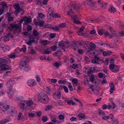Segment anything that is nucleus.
<instances>
[{
	"mask_svg": "<svg viewBox=\"0 0 124 124\" xmlns=\"http://www.w3.org/2000/svg\"><path fill=\"white\" fill-rule=\"evenodd\" d=\"M29 61V58L26 56L24 57L21 60L19 64V67L21 69L26 71L31 70V67L27 64Z\"/></svg>",
	"mask_w": 124,
	"mask_h": 124,
	"instance_id": "f257e3e1",
	"label": "nucleus"
},
{
	"mask_svg": "<svg viewBox=\"0 0 124 124\" xmlns=\"http://www.w3.org/2000/svg\"><path fill=\"white\" fill-rule=\"evenodd\" d=\"M8 28L10 30H12L13 29H14L15 30L14 31V33L15 34H16L20 32L21 31V29H19L17 30V29H18L19 26L18 25L16 24H11L9 26Z\"/></svg>",
	"mask_w": 124,
	"mask_h": 124,
	"instance_id": "f03ea898",
	"label": "nucleus"
},
{
	"mask_svg": "<svg viewBox=\"0 0 124 124\" xmlns=\"http://www.w3.org/2000/svg\"><path fill=\"white\" fill-rule=\"evenodd\" d=\"M110 70L114 73H117L119 70V67L118 66L115 64H111L109 66Z\"/></svg>",
	"mask_w": 124,
	"mask_h": 124,
	"instance_id": "7ed1b4c3",
	"label": "nucleus"
},
{
	"mask_svg": "<svg viewBox=\"0 0 124 124\" xmlns=\"http://www.w3.org/2000/svg\"><path fill=\"white\" fill-rule=\"evenodd\" d=\"M94 59L92 60L91 61L92 63L96 64H99V62L102 61L101 59H100L97 56L95 55H94Z\"/></svg>",
	"mask_w": 124,
	"mask_h": 124,
	"instance_id": "20e7f679",
	"label": "nucleus"
},
{
	"mask_svg": "<svg viewBox=\"0 0 124 124\" xmlns=\"http://www.w3.org/2000/svg\"><path fill=\"white\" fill-rule=\"evenodd\" d=\"M27 84L30 86H33L36 84V81L34 79H29L27 81Z\"/></svg>",
	"mask_w": 124,
	"mask_h": 124,
	"instance_id": "39448f33",
	"label": "nucleus"
},
{
	"mask_svg": "<svg viewBox=\"0 0 124 124\" xmlns=\"http://www.w3.org/2000/svg\"><path fill=\"white\" fill-rule=\"evenodd\" d=\"M54 12V8H50L48 9L47 14V19H50L52 18V16L53 15V13Z\"/></svg>",
	"mask_w": 124,
	"mask_h": 124,
	"instance_id": "423d86ee",
	"label": "nucleus"
},
{
	"mask_svg": "<svg viewBox=\"0 0 124 124\" xmlns=\"http://www.w3.org/2000/svg\"><path fill=\"white\" fill-rule=\"evenodd\" d=\"M66 44L63 41L60 42L59 43V47L62 48V52L64 51L65 52V50L63 49L64 48H66L67 47L66 46Z\"/></svg>",
	"mask_w": 124,
	"mask_h": 124,
	"instance_id": "0eeeda50",
	"label": "nucleus"
},
{
	"mask_svg": "<svg viewBox=\"0 0 124 124\" xmlns=\"http://www.w3.org/2000/svg\"><path fill=\"white\" fill-rule=\"evenodd\" d=\"M61 96L60 93L58 92H56L53 95V97L55 99H59Z\"/></svg>",
	"mask_w": 124,
	"mask_h": 124,
	"instance_id": "6e6552de",
	"label": "nucleus"
},
{
	"mask_svg": "<svg viewBox=\"0 0 124 124\" xmlns=\"http://www.w3.org/2000/svg\"><path fill=\"white\" fill-rule=\"evenodd\" d=\"M23 20L24 21V23L25 25H27L29 23H30L32 20L30 19V18H28L27 16H25L23 17Z\"/></svg>",
	"mask_w": 124,
	"mask_h": 124,
	"instance_id": "1a4fd4ad",
	"label": "nucleus"
},
{
	"mask_svg": "<svg viewBox=\"0 0 124 124\" xmlns=\"http://www.w3.org/2000/svg\"><path fill=\"white\" fill-rule=\"evenodd\" d=\"M108 119L110 118L112 121V124H117L118 121L117 119H115L114 121H113V120L114 118V117L113 115L110 114L108 116Z\"/></svg>",
	"mask_w": 124,
	"mask_h": 124,
	"instance_id": "9d476101",
	"label": "nucleus"
},
{
	"mask_svg": "<svg viewBox=\"0 0 124 124\" xmlns=\"http://www.w3.org/2000/svg\"><path fill=\"white\" fill-rule=\"evenodd\" d=\"M109 86L110 88L109 90V92L110 94H112L113 93V91L114 90V85L112 82H110L109 83Z\"/></svg>",
	"mask_w": 124,
	"mask_h": 124,
	"instance_id": "9b49d317",
	"label": "nucleus"
},
{
	"mask_svg": "<svg viewBox=\"0 0 124 124\" xmlns=\"http://www.w3.org/2000/svg\"><path fill=\"white\" fill-rule=\"evenodd\" d=\"M40 97V99L39 100V101H41V100H43L45 99L46 98H48L47 95L45 93H43L41 94Z\"/></svg>",
	"mask_w": 124,
	"mask_h": 124,
	"instance_id": "f8f14e48",
	"label": "nucleus"
},
{
	"mask_svg": "<svg viewBox=\"0 0 124 124\" xmlns=\"http://www.w3.org/2000/svg\"><path fill=\"white\" fill-rule=\"evenodd\" d=\"M0 5H2V9H7L8 8V6L7 5L6 2L5 1H2L0 3Z\"/></svg>",
	"mask_w": 124,
	"mask_h": 124,
	"instance_id": "ddd939ff",
	"label": "nucleus"
},
{
	"mask_svg": "<svg viewBox=\"0 0 124 124\" xmlns=\"http://www.w3.org/2000/svg\"><path fill=\"white\" fill-rule=\"evenodd\" d=\"M35 42L34 39L33 38H31L29 39L26 42V43L27 45L30 46L32 45V42Z\"/></svg>",
	"mask_w": 124,
	"mask_h": 124,
	"instance_id": "4468645a",
	"label": "nucleus"
},
{
	"mask_svg": "<svg viewBox=\"0 0 124 124\" xmlns=\"http://www.w3.org/2000/svg\"><path fill=\"white\" fill-rule=\"evenodd\" d=\"M14 82V80L12 79H10L7 83V85L8 86H12L13 85Z\"/></svg>",
	"mask_w": 124,
	"mask_h": 124,
	"instance_id": "2eb2a0df",
	"label": "nucleus"
},
{
	"mask_svg": "<svg viewBox=\"0 0 124 124\" xmlns=\"http://www.w3.org/2000/svg\"><path fill=\"white\" fill-rule=\"evenodd\" d=\"M71 7L75 10L76 11L78 10L79 8V5L74 4L71 5Z\"/></svg>",
	"mask_w": 124,
	"mask_h": 124,
	"instance_id": "dca6fc26",
	"label": "nucleus"
},
{
	"mask_svg": "<svg viewBox=\"0 0 124 124\" xmlns=\"http://www.w3.org/2000/svg\"><path fill=\"white\" fill-rule=\"evenodd\" d=\"M7 62V60L4 59L3 58H0V65L2 66Z\"/></svg>",
	"mask_w": 124,
	"mask_h": 124,
	"instance_id": "f3484780",
	"label": "nucleus"
},
{
	"mask_svg": "<svg viewBox=\"0 0 124 124\" xmlns=\"http://www.w3.org/2000/svg\"><path fill=\"white\" fill-rule=\"evenodd\" d=\"M9 108V105H5L1 108V110L3 112H5Z\"/></svg>",
	"mask_w": 124,
	"mask_h": 124,
	"instance_id": "a211bd4d",
	"label": "nucleus"
},
{
	"mask_svg": "<svg viewBox=\"0 0 124 124\" xmlns=\"http://www.w3.org/2000/svg\"><path fill=\"white\" fill-rule=\"evenodd\" d=\"M16 53H14L9 54L8 55V56L10 58L14 59L16 58V57H17L18 55L16 56Z\"/></svg>",
	"mask_w": 124,
	"mask_h": 124,
	"instance_id": "6ab92c4d",
	"label": "nucleus"
},
{
	"mask_svg": "<svg viewBox=\"0 0 124 124\" xmlns=\"http://www.w3.org/2000/svg\"><path fill=\"white\" fill-rule=\"evenodd\" d=\"M26 103L25 101L22 102L20 103V108L23 109H24L25 108Z\"/></svg>",
	"mask_w": 124,
	"mask_h": 124,
	"instance_id": "aec40b11",
	"label": "nucleus"
},
{
	"mask_svg": "<svg viewBox=\"0 0 124 124\" xmlns=\"http://www.w3.org/2000/svg\"><path fill=\"white\" fill-rule=\"evenodd\" d=\"M89 46L90 47L91 50L92 51L93 49H95L96 47V45L93 43L92 42L90 43V44Z\"/></svg>",
	"mask_w": 124,
	"mask_h": 124,
	"instance_id": "412c9836",
	"label": "nucleus"
},
{
	"mask_svg": "<svg viewBox=\"0 0 124 124\" xmlns=\"http://www.w3.org/2000/svg\"><path fill=\"white\" fill-rule=\"evenodd\" d=\"M2 67L3 68V70H9L10 69V67L8 65H6V64L2 65Z\"/></svg>",
	"mask_w": 124,
	"mask_h": 124,
	"instance_id": "4be33fe9",
	"label": "nucleus"
},
{
	"mask_svg": "<svg viewBox=\"0 0 124 124\" xmlns=\"http://www.w3.org/2000/svg\"><path fill=\"white\" fill-rule=\"evenodd\" d=\"M85 116L84 114L80 113L78 115V117L79 118V119L81 120L82 119L85 118Z\"/></svg>",
	"mask_w": 124,
	"mask_h": 124,
	"instance_id": "5701e85b",
	"label": "nucleus"
},
{
	"mask_svg": "<svg viewBox=\"0 0 124 124\" xmlns=\"http://www.w3.org/2000/svg\"><path fill=\"white\" fill-rule=\"evenodd\" d=\"M49 101V99L48 98L45 99L43 100H41V102L43 104H46Z\"/></svg>",
	"mask_w": 124,
	"mask_h": 124,
	"instance_id": "b1692460",
	"label": "nucleus"
},
{
	"mask_svg": "<svg viewBox=\"0 0 124 124\" xmlns=\"http://www.w3.org/2000/svg\"><path fill=\"white\" fill-rule=\"evenodd\" d=\"M98 112L99 115L102 117L103 116H105V113L102 110H100L98 111Z\"/></svg>",
	"mask_w": 124,
	"mask_h": 124,
	"instance_id": "393cba45",
	"label": "nucleus"
},
{
	"mask_svg": "<svg viewBox=\"0 0 124 124\" xmlns=\"http://www.w3.org/2000/svg\"><path fill=\"white\" fill-rule=\"evenodd\" d=\"M14 93V92L11 89L9 90V92H8V94L10 98H11L13 97L12 96Z\"/></svg>",
	"mask_w": 124,
	"mask_h": 124,
	"instance_id": "a878e982",
	"label": "nucleus"
},
{
	"mask_svg": "<svg viewBox=\"0 0 124 124\" xmlns=\"http://www.w3.org/2000/svg\"><path fill=\"white\" fill-rule=\"evenodd\" d=\"M52 64L53 66L57 68H58L59 67L60 65V64L57 62H55V63H53Z\"/></svg>",
	"mask_w": 124,
	"mask_h": 124,
	"instance_id": "bb28decb",
	"label": "nucleus"
},
{
	"mask_svg": "<svg viewBox=\"0 0 124 124\" xmlns=\"http://www.w3.org/2000/svg\"><path fill=\"white\" fill-rule=\"evenodd\" d=\"M61 16L59 14H58L57 13H55L52 16V18H60Z\"/></svg>",
	"mask_w": 124,
	"mask_h": 124,
	"instance_id": "cd10ccee",
	"label": "nucleus"
},
{
	"mask_svg": "<svg viewBox=\"0 0 124 124\" xmlns=\"http://www.w3.org/2000/svg\"><path fill=\"white\" fill-rule=\"evenodd\" d=\"M14 7L16 10L17 13H19L20 12V11H19V10L20 7L19 5L18 4H15L14 6Z\"/></svg>",
	"mask_w": 124,
	"mask_h": 124,
	"instance_id": "c85d7f7f",
	"label": "nucleus"
},
{
	"mask_svg": "<svg viewBox=\"0 0 124 124\" xmlns=\"http://www.w3.org/2000/svg\"><path fill=\"white\" fill-rule=\"evenodd\" d=\"M109 30L110 31L111 33L113 34V36H116V32L114 30L111 28H110L109 29Z\"/></svg>",
	"mask_w": 124,
	"mask_h": 124,
	"instance_id": "c756f323",
	"label": "nucleus"
},
{
	"mask_svg": "<svg viewBox=\"0 0 124 124\" xmlns=\"http://www.w3.org/2000/svg\"><path fill=\"white\" fill-rule=\"evenodd\" d=\"M27 106H31L33 104V102L31 100H29L27 101H25Z\"/></svg>",
	"mask_w": 124,
	"mask_h": 124,
	"instance_id": "7c9ffc66",
	"label": "nucleus"
},
{
	"mask_svg": "<svg viewBox=\"0 0 124 124\" xmlns=\"http://www.w3.org/2000/svg\"><path fill=\"white\" fill-rule=\"evenodd\" d=\"M44 22L43 21H40L38 23H37V25H39L40 27H42L43 25Z\"/></svg>",
	"mask_w": 124,
	"mask_h": 124,
	"instance_id": "2f4dec72",
	"label": "nucleus"
},
{
	"mask_svg": "<svg viewBox=\"0 0 124 124\" xmlns=\"http://www.w3.org/2000/svg\"><path fill=\"white\" fill-rule=\"evenodd\" d=\"M26 50V47L25 45H23V47L21 48L19 50L20 52L23 51V52H25Z\"/></svg>",
	"mask_w": 124,
	"mask_h": 124,
	"instance_id": "473e14b6",
	"label": "nucleus"
},
{
	"mask_svg": "<svg viewBox=\"0 0 124 124\" xmlns=\"http://www.w3.org/2000/svg\"><path fill=\"white\" fill-rule=\"evenodd\" d=\"M72 46L73 47L72 48H73V49L75 50H76V49H77L78 47L77 45L75 43L72 44Z\"/></svg>",
	"mask_w": 124,
	"mask_h": 124,
	"instance_id": "72a5a7b5",
	"label": "nucleus"
},
{
	"mask_svg": "<svg viewBox=\"0 0 124 124\" xmlns=\"http://www.w3.org/2000/svg\"><path fill=\"white\" fill-rule=\"evenodd\" d=\"M11 73V72L9 71H6L5 73L3 75V77H6L7 76L9 75Z\"/></svg>",
	"mask_w": 124,
	"mask_h": 124,
	"instance_id": "f704fd0d",
	"label": "nucleus"
},
{
	"mask_svg": "<svg viewBox=\"0 0 124 124\" xmlns=\"http://www.w3.org/2000/svg\"><path fill=\"white\" fill-rule=\"evenodd\" d=\"M10 120V118H8L6 119H3L2 120L3 123L4 124H5L6 123L8 122Z\"/></svg>",
	"mask_w": 124,
	"mask_h": 124,
	"instance_id": "c9c22d12",
	"label": "nucleus"
},
{
	"mask_svg": "<svg viewBox=\"0 0 124 124\" xmlns=\"http://www.w3.org/2000/svg\"><path fill=\"white\" fill-rule=\"evenodd\" d=\"M39 34L37 30H34L33 31V34L34 36H37Z\"/></svg>",
	"mask_w": 124,
	"mask_h": 124,
	"instance_id": "e433bc0d",
	"label": "nucleus"
},
{
	"mask_svg": "<svg viewBox=\"0 0 124 124\" xmlns=\"http://www.w3.org/2000/svg\"><path fill=\"white\" fill-rule=\"evenodd\" d=\"M58 118L60 120H63L64 119V116L62 114H60L58 116Z\"/></svg>",
	"mask_w": 124,
	"mask_h": 124,
	"instance_id": "4c0bfd02",
	"label": "nucleus"
},
{
	"mask_svg": "<svg viewBox=\"0 0 124 124\" xmlns=\"http://www.w3.org/2000/svg\"><path fill=\"white\" fill-rule=\"evenodd\" d=\"M93 54L97 56L99 54V53L98 52V51L96 50H94L93 53Z\"/></svg>",
	"mask_w": 124,
	"mask_h": 124,
	"instance_id": "58836bf2",
	"label": "nucleus"
},
{
	"mask_svg": "<svg viewBox=\"0 0 124 124\" xmlns=\"http://www.w3.org/2000/svg\"><path fill=\"white\" fill-rule=\"evenodd\" d=\"M102 119L103 120H107L108 119V116L105 114V116H103L102 117Z\"/></svg>",
	"mask_w": 124,
	"mask_h": 124,
	"instance_id": "ea45409f",
	"label": "nucleus"
},
{
	"mask_svg": "<svg viewBox=\"0 0 124 124\" xmlns=\"http://www.w3.org/2000/svg\"><path fill=\"white\" fill-rule=\"evenodd\" d=\"M51 121L55 123H56V119L55 117L53 116L51 117Z\"/></svg>",
	"mask_w": 124,
	"mask_h": 124,
	"instance_id": "a19ab883",
	"label": "nucleus"
},
{
	"mask_svg": "<svg viewBox=\"0 0 124 124\" xmlns=\"http://www.w3.org/2000/svg\"><path fill=\"white\" fill-rule=\"evenodd\" d=\"M109 10L111 12L113 13L115 12L116 11V9L113 7L109 9Z\"/></svg>",
	"mask_w": 124,
	"mask_h": 124,
	"instance_id": "79ce46f5",
	"label": "nucleus"
},
{
	"mask_svg": "<svg viewBox=\"0 0 124 124\" xmlns=\"http://www.w3.org/2000/svg\"><path fill=\"white\" fill-rule=\"evenodd\" d=\"M90 78L91 81L92 82H93L95 79L94 76L92 75L90 77Z\"/></svg>",
	"mask_w": 124,
	"mask_h": 124,
	"instance_id": "37998d69",
	"label": "nucleus"
},
{
	"mask_svg": "<svg viewBox=\"0 0 124 124\" xmlns=\"http://www.w3.org/2000/svg\"><path fill=\"white\" fill-rule=\"evenodd\" d=\"M52 29L54 30L58 31L59 30V27L57 26H55L54 27H52Z\"/></svg>",
	"mask_w": 124,
	"mask_h": 124,
	"instance_id": "c03bdc74",
	"label": "nucleus"
},
{
	"mask_svg": "<svg viewBox=\"0 0 124 124\" xmlns=\"http://www.w3.org/2000/svg\"><path fill=\"white\" fill-rule=\"evenodd\" d=\"M29 116L31 117H33L35 116V114L33 113H30L28 114Z\"/></svg>",
	"mask_w": 124,
	"mask_h": 124,
	"instance_id": "a18cd8bd",
	"label": "nucleus"
},
{
	"mask_svg": "<svg viewBox=\"0 0 124 124\" xmlns=\"http://www.w3.org/2000/svg\"><path fill=\"white\" fill-rule=\"evenodd\" d=\"M66 25V24L65 23H63L60 24L59 25V27L60 28H62L64 27Z\"/></svg>",
	"mask_w": 124,
	"mask_h": 124,
	"instance_id": "49530a36",
	"label": "nucleus"
},
{
	"mask_svg": "<svg viewBox=\"0 0 124 124\" xmlns=\"http://www.w3.org/2000/svg\"><path fill=\"white\" fill-rule=\"evenodd\" d=\"M68 87L70 91H72L73 88L72 86L70 83H69V84L68 85Z\"/></svg>",
	"mask_w": 124,
	"mask_h": 124,
	"instance_id": "de8ad7c7",
	"label": "nucleus"
},
{
	"mask_svg": "<svg viewBox=\"0 0 124 124\" xmlns=\"http://www.w3.org/2000/svg\"><path fill=\"white\" fill-rule=\"evenodd\" d=\"M42 120L44 122H46L48 120V119L46 116H44L42 118Z\"/></svg>",
	"mask_w": 124,
	"mask_h": 124,
	"instance_id": "09e8293b",
	"label": "nucleus"
},
{
	"mask_svg": "<svg viewBox=\"0 0 124 124\" xmlns=\"http://www.w3.org/2000/svg\"><path fill=\"white\" fill-rule=\"evenodd\" d=\"M72 82L74 84H75L78 83V81L77 79L74 78L72 79Z\"/></svg>",
	"mask_w": 124,
	"mask_h": 124,
	"instance_id": "8fccbe9b",
	"label": "nucleus"
},
{
	"mask_svg": "<svg viewBox=\"0 0 124 124\" xmlns=\"http://www.w3.org/2000/svg\"><path fill=\"white\" fill-rule=\"evenodd\" d=\"M77 118L75 117H72L70 118V120L72 121H76L77 120Z\"/></svg>",
	"mask_w": 124,
	"mask_h": 124,
	"instance_id": "3c124183",
	"label": "nucleus"
},
{
	"mask_svg": "<svg viewBox=\"0 0 124 124\" xmlns=\"http://www.w3.org/2000/svg\"><path fill=\"white\" fill-rule=\"evenodd\" d=\"M27 31H31L32 29V27L31 26L29 25L27 26Z\"/></svg>",
	"mask_w": 124,
	"mask_h": 124,
	"instance_id": "603ef678",
	"label": "nucleus"
},
{
	"mask_svg": "<svg viewBox=\"0 0 124 124\" xmlns=\"http://www.w3.org/2000/svg\"><path fill=\"white\" fill-rule=\"evenodd\" d=\"M63 88L64 89V91L66 93H67L68 92V88L65 86H64L63 87Z\"/></svg>",
	"mask_w": 124,
	"mask_h": 124,
	"instance_id": "864d4df0",
	"label": "nucleus"
},
{
	"mask_svg": "<svg viewBox=\"0 0 124 124\" xmlns=\"http://www.w3.org/2000/svg\"><path fill=\"white\" fill-rule=\"evenodd\" d=\"M93 71L91 68H90L89 70L87 71V73L89 74L93 73Z\"/></svg>",
	"mask_w": 124,
	"mask_h": 124,
	"instance_id": "5fc2aeb1",
	"label": "nucleus"
},
{
	"mask_svg": "<svg viewBox=\"0 0 124 124\" xmlns=\"http://www.w3.org/2000/svg\"><path fill=\"white\" fill-rule=\"evenodd\" d=\"M56 103L61 106L63 104V102L61 100H59Z\"/></svg>",
	"mask_w": 124,
	"mask_h": 124,
	"instance_id": "6e6d98bb",
	"label": "nucleus"
},
{
	"mask_svg": "<svg viewBox=\"0 0 124 124\" xmlns=\"http://www.w3.org/2000/svg\"><path fill=\"white\" fill-rule=\"evenodd\" d=\"M58 83L60 84H64L66 83V82L64 80H59L58 81Z\"/></svg>",
	"mask_w": 124,
	"mask_h": 124,
	"instance_id": "4d7b16f0",
	"label": "nucleus"
},
{
	"mask_svg": "<svg viewBox=\"0 0 124 124\" xmlns=\"http://www.w3.org/2000/svg\"><path fill=\"white\" fill-rule=\"evenodd\" d=\"M78 67V65L77 64L75 65V64H73L72 66V68L74 69H75L76 68H77Z\"/></svg>",
	"mask_w": 124,
	"mask_h": 124,
	"instance_id": "13d9d810",
	"label": "nucleus"
},
{
	"mask_svg": "<svg viewBox=\"0 0 124 124\" xmlns=\"http://www.w3.org/2000/svg\"><path fill=\"white\" fill-rule=\"evenodd\" d=\"M52 107V106H49V105H48L46 107V110L50 109Z\"/></svg>",
	"mask_w": 124,
	"mask_h": 124,
	"instance_id": "bf43d9fd",
	"label": "nucleus"
},
{
	"mask_svg": "<svg viewBox=\"0 0 124 124\" xmlns=\"http://www.w3.org/2000/svg\"><path fill=\"white\" fill-rule=\"evenodd\" d=\"M74 13V11L72 9H71L69 12H68V15L70 16L71 14Z\"/></svg>",
	"mask_w": 124,
	"mask_h": 124,
	"instance_id": "052dcab7",
	"label": "nucleus"
},
{
	"mask_svg": "<svg viewBox=\"0 0 124 124\" xmlns=\"http://www.w3.org/2000/svg\"><path fill=\"white\" fill-rule=\"evenodd\" d=\"M31 53L32 54H36V51L33 48H31L30 49Z\"/></svg>",
	"mask_w": 124,
	"mask_h": 124,
	"instance_id": "680f3d73",
	"label": "nucleus"
},
{
	"mask_svg": "<svg viewBox=\"0 0 124 124\" xmlns=\"http://www.w3.org/2000/svg\"><path fill=\"white\" fill-rule=\"evenodd\" d=\"M74 23L78 24H79L81 23V22L78 20H75L74 21Z\"/></svg>",
	"mask_w": 124,
	"mask_h": 124,
	"instance_id": "e2e57ef3",
	"label": "nucleus"
},
{
	"mask_svg": "<svg viewBox=\"0 0 124 124\" xmlns=\"http://www.w3.org/2000/svg\"><path fill=\"white\" fill-rule=\"evenodd\" d=\"M85 29V27L84 26L82 27L79 29V31H78L79 33H81V32H82L84 29Z\"/></svg>",
	"mask_w": 124,
	"mask_h": 124,
	"instance_id": "0e129e2a",
	"label": "nucleus"
},
{
	"mask_svg": "<svg viewBox=\"0 0 124 124\" xmlns=\"http://www.w3.org/2000/svg\"><path fill=\"white\" fill-rule=\"evenodd\" d=\"M41 43L43 45H46L47 44V42L46 40H43L42 41Z\"/></svg>",
	"mask_w": 124,
	"mask_h": 124,
	"instance_id": "69168bd1",
	"label": "nucleus"
},
{
	"mask_svg": "<svg viewBox=\"0 0 124 124\" xmlns=\"http://www.w3.org/2000/svg\"><path fill=\"white\" fill-rule=\"evenodd\" d=\"M22 115V114L21 112H20L19 113L18 115V120H20V119Z\"/></svg>",
	"mask_w": 124,
	"mask_h": 124,
	"instance_id": "338daca9",
	"label": "nucleus"
},
{
	"mask_svg": "<svg viewBox=\"0 0 124 124\" xmlns=\"http://www.w3.org/2000/svg\"><path fill=\"white\" fill-rule=\"evenodd\" d=\"M37 116L39 117H40L42 115V113L41 111L38 112L37 113Z\"/></svg>",
	"mask_w": 124,
	"mask_h": 124,
	"instance_id": "774afa93",
	"label": "nucleus"
}]
</instances>
